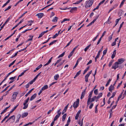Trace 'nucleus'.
Wrapping results in <instances>:
<instances>
[{"label":"nucleus","mask_w":126,"mask_h":126,"mask_svg":"<svg viewBox=\"0 0 126 126\" xmlns=\"http://www.w3.org/2000/svg\"><path fill=\"white\" fill-rule=\"evenodd\" d=\"M94 1V0H89V1H86L85 2V7L87 8L90 7L92 5Z\"/></svg>","instance_id":"obj_1"},{"label":"nucleus","mask_w":126,"mask_h":126,"mask_svg":"<svg viewBox=\"0 0 126 126\" xmlns=\"http://www.w3.org/2000/svg\"><path fill=\"white\" fill-rule=\"evenodd\" d=\"M29 100V97H28L26 100L24 101V102L23 103V105L24 106L23 107V109H26L28 107V104H27Z\"/></svg>","instance_id":"obj_2"},{"label":"nucleus","mask_w":126,"mask_h":126,"mask_svg":"<svg viewBox=\"0 0 126 126\" xmlns=\"http://www.w3.org/2000/svg\"><path fill=\"white\" fill-rule=\"evenodd\" d=\"M79 99H77L76 101L73 104V106L74 108H76L79 106Z\"/></svg>","instance_id":"obj_3"},{"label":"nucleus","mask_w":126,"mask_h":126,"mask_svg":"<svg viewBox=\"0 0 126 126\" xmlns=\"http://www.w3.org/2000/svg\"><path fill=\"white\" fill-rule=\"evenodd\" d=\"M92 71L91 70L85 76V81L86 82H88V78L89 76L91 74Z\"/></svg>","instance_id":"obj_4"},{"label":"nucleus","mask_w":126,"mask_h":126,"mask_svg":"<svg viewBox=\"0 0 126 126\" xmlns=\"http://www.w3.org/2000/svg\"><path fill=\"white\" fill-rule=\"evenodd\" d=\"M18 94V92H14L13 93L12 95V101H14L16 99L17 95Z\"/></svg>","instance_id":"obj_5"},{"label":"nucleus","mask_w":126,"mask_h":126,"mask_svg":"<svg viewBox=\"0 0 126 126\" xmlns=\"http://www.w3.org/2000/svg\"><path fill=\"white\" fill-rule=\"evenodd\" d=\"M12 17L11 16H10V17L8 18V19L5 22V23L0 28V31L4 27L5 25L9 21L10 19Z\"/></svg>","instance_id":"obj_6"},{"label":"nucleus","mask_w":126,"mask_h":126,"mask_svg":"<svg viewBox=\"0 0 126 126\" xmlns=\"http://www.w3.org/2000/svg\"><path fill=\"white\" fill-rule=\"evenodd\" d=\"M93 90L91 91L90 93L88 96V98L87 100V102L88 104L90 102V99H91V97H92V95L93 93Z\"/></svg>","instance_id":"obj_7"},{"label":"nucleus","mask_w":126,"mask_h":126,"mask_svg":"<svg viewBox=\"0 0 126 126\" xmlns=\"http://www.w3.org/2000/svg\"><path fill=\"white\" fill-rule=\"evenodd\" d=\"M119 64L117 62H116L114 63V65H113L112 67V69H114L115 70L118 67Z\"/></svg>","instance_id":"obj_8"},{"label":"nucleus","mask_w":126,"mask_h":126,"mask_svg":"<svg viewBox=\"0 0 126 126\" xmlns=\"http://www.w3.org/2000/svg\"><path fill=\"white\" fill-rule=\"evenodd\" d=\"M96 98H97L96 96H95L93 97L92 98L90 99V102L88 104V103L87 102V106H89L91 102L94 101Z\"/></svg>","instance_id":"obj_9"},{"label":"nucleus","mask_w":126,"mask_h":126,"mask_svg":"<svg viewBox=\"0 0 126 126\" xmlns=\"http://www.w3.org/2000/svg\"><path fill=\"white\" fill-rule=\"evenodd\" d=\"M87 88L86 87V88L82 92L81 94V96L80 97V99H82L83 98L85 94L86 91V90Z\"/></svg>","instance_id":"obj_10"},{"label":"nucleus","mask_w":126,"mask_h":126,"mask_svg":"<svg viewBox=\"0 0 126 126\" xmlns=\"http://www.w3.org/2000/svg\"><path fill=\"white\" fill-rule=\"evenodd\" d=\"M125 61L124 59L121 58L118 59V63L120 64L122 63Z\"/></svg>","instance_id":"obj_11"},{"label":"nucleus","mask_w":126,"mask_h":126,"mask_svg":"<svg viewBox=\"0 0 126 126\" xmlns=\"http://www.w3.org/2000/svg\"><path fill=\"white\" fill-rule=\"evenodd\" d=\"M15 116L14 115H13L10 116L8 119H7V120L6 121V122H8V121L11 119L12 118H13V120H14V121H15Z\"/></svg>","instance_id":"obj_12"},{"label":"nucleus","mask_w":126,"mask_h":126,"mask_svg":"<svg viewBox=\"0 0 126 126\" xmlns=\"http://www.w3.org/2000/svg\"><path fill=\"white\" fill-rule=\"evenodd\" d=\"M15 86V85H14L12 86L11 87L10 89L7 91L6 92V94H3V96H6V95H7L8 93L9 92L10 90H11L13 88H14Z\"/></svg>","instance_id":"obj_13"},{"label":"nucleus","mask_w":126,"mask_h":126,"mask_svg":"<svg viewBox=\"0 0 126 126\" xmlns=\"http://www.w3.org/2000/svg\"><path fill=\"white\" fill-rule=\"evenodd\" d=\"M44 14L43 13H40L37 14L36 16L38 17L39 18H41L43 16Z\"/></svg>","instance_id":"obj_14"},{"label":"nucleus","mask_w":126,"mask_h":126,"mask_svg":"<svg viewBox=\"0 0 126 126\" xmlns=\"http://www.w3.org/2000/svg\"><path fill=\"white\" fill-rule=\"evenodd\" d=\"M23 19H22L20 21V22L18 23L17 24H16L15 27H13V28L11 30H13L14 29H15V28H16V27H17L18 25H19L21 24L22 22H23Z\"/></svg>","instance_id":"obj_15"},{"label":"nucleus","mask_w":126,"mask_h":126,"mask_svg":"<svg viewBox=\"0 0 126 126\" xmlns=\"http://www.w3.org/2000/svg\"><path fill=\"white\" fill-rule=\"evenodd\" d=\"M116 54V50L115 49L113 51V53L111 55V58L112 59H113L114 58Z\"/></svg>","instance_id":"obj_16"},{"label":"nucleus","mask_w":126,"mask_h":126,"mask_svg":"<svg viewBox=\"0 0 126 126\" xmlns=\"http://www.w3.org/2000/svg\"><path fill=\"white\" fill-rule=\"evenodd\" d=\"M69 104H68L64 108V109L63 110L62 112V114H63L65 113V112H66Z\"/></svg>","instance_id":"obj_17"},{"label":"nucleus","mask_w":126,"mask_h":126,"mask_svg":"<svg viewBox=\"0 0 126 126\" xmlns=\"http://www.w3.org/2000/svg\"><path fill=\"white\" fill-rule=\"evenodd\" d=\"M114 89V87L112 85H111L110 86L109 90V91L112 92V90H113Z\"/></svg>","instance_id":"obj_18"},{"label":"nucleus","mask_w":126,"mask_h":126,"mask_svg":"<svg viewBox=\"0 0 126 126\" xmlns=\"http://www.w3.org/2000/svg\"><path fill=\"white\" fill-rule=\"evenodd\" d=\"M77 8L75 7L72 8L71 10L70 11V12L72 13L73 11H77Z\"/></svg>","instance_id":"obj_19"},{"label":"nucleus","mask_w":126,"mask_h":126,"mask_svg":"<svg viewBox=\"0 0 126 126\" xmlns=\"http://www.w3.org/2000/svg\"><path fill=\"white\" fill-rule=\"evenodd\" d=\"M28 114V112H25L23 113L21 117L22 118H24L26 117Z\"/></svg>","instance_id":"obj_20"},{"label":"nucleus","mask_w":126,"mask_h":126,"mask_svg":"<svg viewBox=\"0 0 126 126\" xmlns=\"http://www.w3.org/2000/svg\"><path fill=\"white\" fill-rule=\"evenodd\" d=\"M10 106L8 107H6L1 112L0 114H2L3 113H4L6 112V111L7 110V109L10 107Z\"/></svg>","instance_id":"obj_21"},{"label":"nucleus","mask_w":126,"mask_h":126,"mask_svg":"<svg viewBox=\"0 0 126 126\" xmlns=\"http://www.w3.org/2000/svg\"><path fill=\"white\" fill-rule=\"evenodd\" d=\"M36 94H34L31 97L30 99V101H32L33 100L36 96Z\"/></svg>","instance_id":"obj_22"},{"label":"nucleus","mask_w":126,"mask_h":126,"mask_svg":"<svg viewBox=\"0 0 126 126\" xmlns=\"http://www.w3.org/2000/svg\"><path fill=\"white\" fill-rule=\"evenodd\" d=\"M18 105L19 104H18L14 108L12 109L11 110L10 112V113H12L14 111Z\"/></svg>","instance_id":"obj_23"},{"label":"nucleus","mask_w":126,"mask_h":126,"mask_svg":"<svg viewBox=\"0 0 126 126\" xmlns=\"http://www.w3.org/2000/svg\"><path fill=\"white\" fill-rule=\"evenodd\" d=\"M52 58V57L51 58L49 59L47 62L46 63L44 64V66H46L49 64L51 62Z\"/></svg>","instance_id":"obj_24"},{"label":"nucleus","mask_w":126,"mask_h":126,"mask_svg":"<svg viewBox=\"0 0 126 126\" xmlns=\"http://www.w3.org/2000/svg\"><path fill=\"white\" fill-rule=\"evenodd\" d=\"M48 86L47 85H46L43 86L42 88V90L43 91L47 89L48 88Z\"/></svg>","instance_id":"obj_25"},{"label":"nucleus","mask_w":126,"mask_h":126,"mask_svg":"<svg viewBox=\"0 0 126 126\" xmlns=\"http://www.w3.org/2000/svg\"><path fill=\"white\" fill-rule=\"evenodd\" d=\"M58 18L57 17L55 16L54 18L52 20V21L53 22H57V21Z\"/></svg>","instance_id":"obj_26"},{"label":"nucleus","mask_w":126,"mask_h":126,"mask_svg":"<svg viewBox=\"0 0 126 126\" xmlns=\"http://www.w3.org/2000/svg\"><path fill=\"white\" fill-rule=\"evenodd\" d=\"M60 116V114L56 115L54 117L53 119V121H56L59 117Z\"/></svg>","instance_id":"obj_27"},{"label":"nucleus","mask_w":126,"mask_h":126,"mask_svg":"<svg viewBox=\"0 0 126 126\" xmlns=\"http://www.w3.org/2000/svg\"><path fill=\"white\" fill-rule=\"evenodd\" d=\"M59 75L58 74L56 75L54 77V79L56 80H57L59 78Z\"/></svg>","instance_id":"obj_28"},{"label":"nucleus","mask_w":126,"mask_h":126,"mask_svg":"<svg viewBox=\"0 0 126 126\" xmlns=\"http://www.w3.org/2000/svg\"><path fill=\"white\" fill-rule=\"evenodd\" d=\"M83 118L81 121H80L79 120V121L78 122V124L79 125H80V126H82V125L83 124Z\"/></svg>","instance_id":"obj_29"},{"label":"nucleus","mask_w":126,"mask_h":126,"mask_svg":"<svg viewBox=\"0 0 126 126\" xmlns=\"http://www.w3.org/2000/svg\"><path fill=\"white\" fill-rule=\"evenodd\" d=\"M34 88L32 89L28 93L25 95V96L26 97L29 94L32 92V91L33 90Z\"/></svg>","instance_id":"obj_30"},{"label":"nucleus","mask_w":126,"mask_h":126,"mask_svg":"<svg viewBox=\"0 0 126 126\" xmlns=\"http://www.w3.org/2000/svg\"><path fill=\"white\" fill-rule=\"evenodd\" d=\"M8 74L6 75L5 78L1 81L0 83V86L2 84V83L7 79V78L9 76V75H8Z\"/></svg>","instance_id":"obj_31"},{"label":"nucleus","mask_w":126,"mask_h":126,"mask_svg":"<svg viewBox=\"0 0 126 126\" xmlns=\"http://www.w3.org/2000/svg\"><path fill=\"white\" fill-rule=\"evenodd\" d=\"M66 114H64L62 117V120L63 121H64L66 117Z\"/></svg>","instance_id":"obj_32"},{"label":"nucleus","mask_w":126,"mask_h":126,"mask_svg":"<svg viewBox=\"0 0 126 126\" xmlns=\"http://www.w3.org/2000/svg\"><path fill=\"white\" fill-rule=\"evenodd\" d=\"M91 44H90L88 46H87L84 49V50L85 51H86L89 48V47H91Z\"/></svg>","instance_id":"obj_33"},{"label":"nucleus","mask_w":126,"mask_h":126,"mask_svg":"<svg viewBox=\"0 0 126 126\" xmlns=\"http://www.w3.org/2000/svg\"><path fill=\"white\" fill-rule=\"evenodd\" d=\"M107 50V48H106V49L104 50L103 51V55L102 56V57H103L104 56V55H105L106 54Z\"/></svg>","instance_id":"obj_34"},{"label":"nucleus","mask_w":126,"mask_h":126,"mask_svg":"<svg viewBox=\"0 0 126 126\" xmlns=\"http://www.w3.org/2000/svg\"><path fill=\"white\" fill-rule=\"evenodd\" d=\"M102 95V93H100L98 94V96L97 97V98L99 99V98L101 97Z\"/></svg>","instance_id":"obj_35"},{"label":"nucleus","mask_w":126,"mask_h":126,"mask_svg":"<svg viewBox=\"0 0 126 126\" xmlns=\"http://www.w3.org/2000/svg\"><path fill=\"white\" fill-rule=\"evenodd\" d=\"M27 70H25L20 75H19L18 76V77H21L22 75H23L24 73L26 72V71H27Z\"/></svg>","instance_id":"obj_36"},{"label":"nucleus","mask_w":126,"mask_h":126,"mask_svg":"<svg viewBox=\"0 0 126 126\" xmlns=\"http://www.w3.org/2000/svg\"><path fill=\"white\" fill-rule=\"evenodd\" d=\"M65 61L64 60H63L62 61V62H61V63H60L57 66V67H58L60 66Z\"/></svg>","instance_id":"obj_37"},{"label":"nucleus","mask_w":126,"mask_h":126,"mask_svg":"<svg viewBox=\"0 0 126 126\" xmlns=\"http://www.w3.org/2000/svg\"><path fill=\"white\" fill-rule=\"evenodd\" d=\"M83 0H79V1L76 2L75 3H73V4H78L80 3Z\"/></svg>","instance_id":"obj_38"},{"label":"nucleus","mask_w":126,"mask_h":126,"mask_svg":"<svg viewBox=\"0 0 126 126\" xmlns=\"http://www.w3.org/2000/svg\"><path fill=\"white\" fill-rule=\"evenodd\" d=\"M98 104H97L96 105L95 107V112L96 113H97L98 112L97 109V107L98 105Z\"/></svg>","instance_id":"obj_39"},{"label":"nucleus","mask_w":126,"mask_h":126,"mask_svg":"<svg viewBox=\"0 0 126 126\" xmlns=\"http://www.w3.org/2000/svg\"><path fill=\"white\" fill-rule=\"evenodd\" d=\"M65 53V52H64L63 53L60 55L58 57V58H59L60 57H62L64 55Z\"/></svg>","instance_id":"obj_40"},{"label":"nucleus","mask_w":126,"mask_h":126,"mask_svg":"<svg viewBox=\"0 0 126 126\" xmlns=\"http://www.w3.org/2000/svg\"><path fill=\"white\" fill-rule=\"evenodd\" d=\"M42 65L41 64L40 65L38 66L36 68V70H38L40 68H41L42 66Z\"/></svg>","instance_id":"obj_41"},{"label":"nucleus","mask_w":126,"mask_h":126,"mask_svg":"<svg viewBox=\"0 0 126 126\" xmlns=\"http://www.w3.org/2000/svg\"><path fill=\"white\" fill-rule=\"evenodd\" d=\"M90 105L89 106V108L90 109H91L92 108V107H93V106L94 105V104L92 102L90 103Z\"/></svg>","instance_id":"obj_42"},{"label":"nucleus","mask_w":126,"mask_h":126,"mask_svg":"<svg viewBox=\"0 0 126 126\" xmlns=\"http://www.w3.org/2000/svg\"><path fill=\"white\" fill-rule=\"evenodd\" d=\"M89 67H88L83 72V74H84L85 73L87 72V71L89 69Z\"/></svg>","instance_id":"obj_43"},{"label":"nucleus","mask_w":126,"mask_h":126,"mask_svg":"<svg viewBox=\"0 0 126 126\" xmlns=\"http://www.w3.org/2000/svg\"><path fill=\"white\" fill-rule=\"evenodd\" d=\"M57 41V40H55L53 41L52 42H51L49 44V46H50L51 45L53 44L54 43L56 42Z\"/></svg>","instance_id":"obj_44"},{"label":"nucleus","mask_w":126,"mask_h":126,"mask_svg":"<svg viewBox=\"0 0 126 126\" xmlns=\"http://www.w3.org/2000/svg\"><path fill=\"white\" fill-rule=\"evenodd\" d=\"M74 52L71 51L69 55L68 56V58H70L72 56Z\"/></svg>","instance_id":"obj_45"},{"label":"nucleus","mask_w":126,"mask_h":126,"mask_svg":"<svg viewBox=\"0 0 126 126\" xmlns=\"http://www.w3.org/2000/svg\"><path fill=\"white\" fill-rule=\"evenodd\" d=\"M116 91L113 92L112 93V95L110 97V98H111L113 97H114V96L116 94Z\"/></svg>","instance_id":"obj_46"},{"label":"nucleus","mask_w":126,"mask_h":126,"mask_svg":"<svg viewBox=\"0 0 126 126\" xmlns=\"http://www.w3.org/2000/svg\"><path fill=\"white\" fill-rule=\"evenodd\" d=\"M17 68H16V69H14V70L12 71V72H11L9 73L8 74V75H10L12 73H13V72H14L15 71H16L17 69Z\"/></svg>","instance_id":"obj_47"},{"label":"nucleus","mask_w":126,"mask_h":126,"mask_svg":"<svg viewBox=\"0 0 126 126\" xmlns=\"http://www.w3.org/2000/svg\"><path fill=\"white\" fill-rule=\"evenodd\" d=\"M112 35L113 34H112L108 38L109 41H110L112 39Z\"/></svg>","instance_id":"obj_48"},{"label":"nucleus","mask_w":126,"mask_h":126,"mask_svg":"<svg viewBox=\"0 0 126 126\" xmlns=\"http://www.w3.org/2000/svg\"><path fill=\"white\" fill-rule=\"evenodd\" d=\"M81 70H80L78 72L76 75L77 77L81 73Z\"/></svg>","instance_id":"obj_49"},{"label":"nucleus","mask_w":126,"mask_h":126,"mask_svg":"<svg viewBox=\"0 0 126 126\" xmlns=\"http://www.w3.org/2000/svg\"><path fill=\"white\" fill-rule=\"evenodd\" d=\"M69 19H67L66 18L64 19H63V21H62L61 22V23H62L65 21H69Z\"/></svg>","instance_id":"obj_50"},{"label":"nucleus","mask_w":126,"mask_h":126,"mask_svg":"<svg viewBox=\"0 0 126 126\" xmlns=\"http://www.w3.org/2000/svg\"><path fill=\"white\" fill-rule=\"evenodd\" d=\"M10 86H7V87H6L3 90L2 92L1 93H3L4 91H6L8 88V87Z\"/></svg>","instance_id":"obj_51"},{"label":"nucleus","mask_w":126,"mask_h":126,"mask_svg":"<svg viewBox=\"0 0 126 126\" xmlns=\"http://www.w3.org/2000/svg\"><path fill=\"white\" fill-rule=\"evenodd\" d=\"M99 34H98L96 36V37L94 38V39L93 40V41H95L96 40V39H97V37L98 36H99Z\"/></svg>","instance_id":"obj_52"},{"label":"nucleus","mask_w":126,"mask_h":126,"mask_svg":"<svg viewBox=\"0 0 126 126\" xmlns=\"http://www.w3.org/2000/svg\"><path fill=\"white\" fill-rule=\"evenodd\" d=\"M94 94H96V95L98 93L97 89H96L94 91Z\"/></svg>","instance_id":"obj_53"},{"label":"nucleus","mask_w":126,"mask_h":126,"mask_svg":"<svg viewBox=\"0 0 126 126\" xmlns=\"http://www.w3.org/2000/svg\"><path fill=\"white\" fill-rule=\"evenodd\" d=\"M11 6H9L7 8H6L4 10L5 11H6L7 10H8L10 9L11 8Z\"/></svg>","instance_id":"obj_54"},{"label":"nucleus","mask_w":126,"mask_h":126,"mask_svg":"<svg viewBox=\"0 0 126 126\" xmlns=\"http://www.w3.org/2000/svg\"><path fill=\"white\" fill-rule=\"evenodd\" d=\"M124 0H123V1H122V2L120 4V6L119 7L120 8L123 5V4L124 3Z\"/></svg>","instance_id":"obj_55"},{"label":"nucleus","mask_w":126,"mask_h":126,"mask_svg":"<svg viewBox=\"0 0 126 126\" xmlns=\"http://www.w3.org/2000/svg\"><path fill=\"white\" fill-rule=\"evenodd\" d=\"M113 62V61H111L110 62L109 64V67H110L111 66Z\"/></svg>","instance_id":"obj_56"},{"label":"nucleus","mask_w":126,"mask_h":126,"mask_svg":"<svg viewBox=\"0 0 126 126\" xmlns=\"http://www.w3.org/2000/svg\"><path fill=\"white\" fill-rule=\"evenodd\" d=\"M119 20L117 19L116 20V21H115V24L114 26L113 27H114L118 23V22H119Z\"/></svg>","instance_id":"obj_57"},{"label":"nucleus","mask_w":126,"mask_h":126,"mask_svg":"<svg viewBox=\"0 0 126 126\" xmlns=\"http://www.w3.org/2000/svg\"><path fill=\"white\" fill-rule=\"evenodd\" d=\"M58 35L57 33H56L52 37V38L53 39H54L56 38L57 36Z\"/></svg>","instance_id":"obj_58"},{"label":"nucleus","mask_w":126,"mask_h":126,"mask_svg":"<svg viewBox=\"0 0 126 126\" xmlns=\"http://www.w3.org/2000/svg\"><path fill=\"white\" fill-rule=\"evenodd\" d=\"M78 46H79V45H78V46L76 47H75L74 48L72 51V52H73L74 53L75 50L78 47Z\"/></svg>","instance_id":"obj_59"},{"label":"nucleus","mask_w":126,"mask_h":126,"mask_svg":"<svg viewBox=\"0 0 126 126\" xmlns=\"http://www.w3.org/2000/svg\"><path fill=\"white\" fill-rule=\"evenodd\" d=\"M43 35H44V34H43V33L42 32H41L40 33V35H39V37H38V38H40Z\"/></svg>","instance_id":"obj_60"},{"label":"nucleus","mask_w":126,"mask_h":126,"mask_svg":"<svg viewBox=\"0 0 126 126\" xmlns=\"http://www.w3.org/2000/svg\"><path fill=\"white\" fill-rule=\"evenodd\" d=\"M62 60V58H60L58 60L57 62H56V63L58 64Z\"/></svg>","instance_id":"obj_61"},{"label":"nucleus","mask_w":126,"mask_h":126,"mask_svg":"<svg viewBox=\"0 0 126 126\" xmlns=\"http://www.w3.org/2000/svg\"><path fill=\"white\" fill-rule=\"evenodd\" d=\"M98 17H99V16H97L95 17L94 19V20H93V21H94V22L96 21V20L98 18Z\"/></svg>","instance_id":"obj_62"},{"label":"nucleus","mask_w":126,"mask_h":126,"mask_svg":"<svg viewBox=\"0 0 126 126\" xmlns=\"http://www.w3.org/2000/svg\"><path fill=\"white\" fill-rule=\"evenodd\" d=\"M70 117H69L68 118V120L67 121V123L69 124V122H70Z\"/></svg>","instance_id":"obj_63"},{"label":"nucleus","mask_w":126,"mask_h":126,"mask_svg":"<svg viewBox=\"0 0 126 126\" xmlns=\"http://www.w3.org/2000/svg\"><path fill=\"white\" fill-rule=\"evenodd\" d=\"M126 95V90H125L124 94H123V97L122 99H123Z\"/></svg>","instance_id":"obj_64"}]
</instances>
